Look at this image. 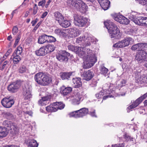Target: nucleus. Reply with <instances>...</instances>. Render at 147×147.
<instances>
[{
  "mask_svg": "<svg viewBox=\"0 0 147 147\" xmlns=\"http://www.w3.org/2000/svg\"><path fill=\"white\" fill-rule=\"evenodd\" d=\"M137 2L142 5H146L147 0H135Z\"/></svg>",
  "mask_w": 147,
  "mask_h": 147,
  "instance_id": "obj_53",
  "label": "nucleus"
},
{
  "mask_svg": "<svg viewBox=\"0 0 147 147\" xmlns=\"http://www.w3.org/2000/svg\"><path fill=\"white\" fill-rule=\"evenodd\" d=\"M114 20L123 24L127 25L129 23V20L128 19L121 15L115 17Z\"/></svg>",
  "mask_w": 147,
  "mask_h": 147,
  "instance_id": "obj_14",
  "label": "nucleus"
},
{
  "mask_svg": "<svg viewBox=\"0 0 147 147\" xmlns=\"http://www.w3.org/2000/svg\"><path fill=\"white\" fill-rule=\"evenodd\" d=\"M70 54L65 51H63L61 54L58 53L56 55V57L57 60L61 62H66L68 60V57Z\"/></svg>",
  "mask_w": 147,
  "mask_h": 147,
  "instance_id": "obj_10",
  "label": "nucleus"
},
{
  "mask_svg": "<svg viewBox=\"0 0 147 147\" xmlns=\"http://www.w3.org/2000/svg\"><path fill=\"white\" fill-rule=\"evenodd\" d=\"M72 91V88L71 87H65L62 86L61 88V93L63 96L68 95Z\"/></svg>",
  "mask_w": 147,
  "mask_h": 147,
  "instance_id": "obj_19",
  "label": "nucleus"
},
{
  "mask_svg": "<svg viewBox=\"0 0 147 147\" xmlns=\"http://www.w3.org/2000/svg\"><path fill=\"white\" fill-rule=\"evenodd\" d=\"M69 36L71 38H75L77 37L81 34L80 31L76 28H72L69 29Z\"/></svg>",
  "mask_w": 147,
  "mask_h": 147,
  "instance_id": "obj_18",
  "label": "nucleus"
},
{
  "mask_svg": "<svg viewBox=\"0 0 147 147\" xmlns=\"http://www.w3.org/2000/svg\"><path fill=\"white\" fill-rule=\"evenodd\" d=\"M129 19L133 21L134 23L135 22V21L136 20V19L137 18V17H138L137 15L136 16L134 15L133 13L129 15Z\"/></svg>",
  "mask_w": 147,
  "mask_h": 147,
  "instance_id": "obj_52",
  "label": "nucleus"
},
{
  "mask_svg": "<svg viewBox=\"0 0 147 147\" xmlns=\"http://www.w3.org/2000/svg\"><path fill=\"white\" fill-rule=\"evenodd\" d=\"M29 143V146L31 147H37L38 145L36 141L34 140H30Z\"/></svg>",
  "mask_w": 147,
  "mask_h": 147,
  "instance_id": "obj_42",
  "label": "nucleus"
},
{
  "mask_svg": "<svg viewBox=\"0 0 147 147\" xmlns=\"http://www.w3.org/2000/svg\"><path fill=\"white\" fill-rule=\"evenodd\" d=\"M31 90V88L28 85H26L23 88L22 94L25 100H28L31 98L32 96Z\"/></svg>",
  "mask_w": 147,
  "mask_h": 147,
  "instance_id": "obj_13",
  "label": "nucleus"
},
{
  "mask_svg": "<svg viewBox=\"0 0 147 147\" xmlns=\"http://www.w3.org/2000/svg\"><path fill=\"white\" fill-rule=\"evenodd\" d=\"M90 115L92 117H96V115H95V110H94L93 111L90 112Z\"/></svg>",
  "mask_w": 147,
  "mask_h": 147,
  "instance_id": "obj_61",
  "label": "nucleus"
},
{
  "mask_svg": "<svg viewBox=\"0 0 147 147\" xmlns=\"http://www.w3.org/2000/svg\"><path fill=\"white\" fill-rule=\"evenodd\" d=\"M110 86H108V85L107 84H106L105 85V86H103V88L105 90H108L110 88Z\"/></svg>",
  "mask_w": 147,
  "mask_h": 147,
  "instance_id": "obj_59",
  "label": "nucleus"
},
{
  "mask_svg": "<svg viewBox=\"0 0 147 147\" xmlns=\"http://www.w3.org/2000/svg\"><path fill=\"white\" fill-rule=\"evenodd\" d=\"M108 69L104 66L101 67L100 69V73L104 75H105L108 71Z\"/></svg>",
  "mask_w": 147,
  "mask_h": 147,
  "instance_id": "obj_46",
  "label": "nucleus"
},
{
  "mask_svg": "<svg viewBox=\"0 0 147 147\" xmlns=\"http://www.w3.org/2000/svg\"><path fill=\"white\" fill-rule=\"evenodd\" d=\"M79 47L71 45H69L68 46V48L69 50L76 53L78 52Z\"/></svg>",
  "mask_w": 147,
  "mask_h": 147,
  "instance_id": "obj_39",
  "label": "nucleus"
},
{
  "mask_svg": "<svg viewBox=\"0 0 147 147\" xmlns=\"http://www.w3.org/2000/svg\"><path fill=\"white\" fill-rule=\"evenodd\" d=\"M88 112L87 108H83L80 110L72 112L70 113L69 115L70 117H73L75 118L82 117L86 114Z\"/></svg>",
  "mask_w": 147,
  "mask_h": 147,
  "instance_id": "obj_7",
  "label": "nucleus"
},
{
  "mask_svg": "<svg viewBox=\"0 0 147 147\" xmlns=\"http://www.w3.org/2000/svg\"><path fill=\"white\" fill-rule=\"evenodd\" d=\"M72 82L73 83L72 85L74 88H79L82 86L81 79L79 78H73L72 79Z\"/></svg>",
  "mask_w": 147,
  "mask_h": 147,
  "instance_id": "obj_22",
  "label": "nucleus"
},
{
  "mask_svg": "<svg viewBox=\"0 0 147 147\" xmlns=\"http://www.w3.org/2000/svg\"><path fill=\"white\" fill-rule=\"evenodd\" d=\"M8 61H5L3 63V64L2 66V67H1L0 70H3V69L5 68V66L7 63Z\"/></svg>",
  "mask_w": 147,
  "mask_h": 147,
  "instance_id": "obj_58",
  "label": "nucleus"
},
{
  "mask_svg": "<svg viewBox=\"0 0 147 147\" xmlns=\"http://www.w3.org/2000/svg\"><path fill=\"white\" fill-rule=\"evenodd\" d=\"M42 22L40 21L39 23H38L36 26L34 27L33 30L35 31L40 26Z\"/></svg>",
  "mask_w": 147,
  "mask_h": 147,
  "instance_id": "obj_60",
  "label": "nucleus"
},
{
  "mask_svg": "<svg viewBox=\"0 0 147 147\" xmlns=\"http://www.w3.org/2000/svg\"><path fill=\"white\" fill-rule=\"evenodd\" d=\"M104 24L108 29L111 38L118 39L120 38L121 35L119 30L114 23L110 20H107L104 22Z\"/></svg>",
  "mask_w": 147,
  "mask_h": 147,
  "instance_id": "obj_1",
  "label": "nucleus"
},
{
  "mask_svg": "<svg viewBox=\"0 0 147 147\" xmlns=\"http://www.w3.org/2000/svg\"><path fill=\"white\" fill-rule=\"evenodd\" d=\"M139 105V103H138L137 102H136V100L131 105L129 106L127 108V109L128 110H130L134 108H135L137 107Z\"/></svg>",
  "mask_w": 147,
  "mask_h": 147,
  "instance_id": "obj_47",
  "label": "nucleus"
},
{
  "mask_svg": "<svg viewBox=\"0 0 147 147\" xmlns=\"http://www.w3.org/2000/svg\"><path fill=\"white\" fill-rule=\"evenodd\" d=\"M81 4L79 11L81 12H84L87 11L88 6L87 5L82 1Z\"/></svg>",
  "mask_w": 147,
  "mask_h": 147,
  "instance_id": "obj_32",
  "label": "nucleus"
},
{
  "mask_svg": "<svg viewBox=\"0 0 147 147\" xmlns=\"http://www.w3.org/2000/svg\"><path fill=\"white\" fill-rule=\"evenodd\" d=\"M121 87L124 86L126 83V81L124 80H122L121 82Z\"/></svg>",
  "mask_w": 147,
  "mask_h": 147,
  "instance_id": "obj_64",
  "label": "nucleus"
},
{
  "mask_svg": "<svg viewBox=\"0 0 147 147\" xmlns=\"http://www.w3.org/2000/svg\"><path fill=\"white\" fill-rule=\"evenodd\" d=\"M21 86L20 83L18 81L13 82L10 83L7 86L8 90L11 93L17 92Z\"/></svg>",
  "mask_w": 147,
  "mask_h": 147,
  "instance_id": "obj_9",
  "label": "nucleus"
},
{
  "mask_svg": "<svg viewBox=\"0 0 147 147\" xmlns=\"http://www.w3.org/2000/svg\"><path fill=\"white\" fill-rule=\"evenodd\" d=\"M78 54V55L80 57H82L84 59V63L86 59L87 54L85 51L84 48L82 47H79L78 48V52L76 53Z\"/></svg>",
  "mask_w": 147,
  "mask_h": 147,
  "instance_id": "obj_21",
  "label": "nucleus"
},
{
  "mask_svg": "<svg viewBox=\"0 0 147 147\" xmlns=\"http://www.w3.org/2000/svg\"><path fill=\"white\" fill-rule=\"evenodd\" d=\"M18 30L17 27L16 26H14L12 29V33L14 35L16 34L18 32Z\"/></svg>",
  "mask_w": 147,
  "mask_h": 147,
  "instance_id": "obj_55",
  "label": "nucleus"
},
{
  "mask_svg": "<svg viewBox=\"0 0 147 147\" xmlns=\"http://www.w3.org/2000/svg\"><path fill=\"white\" fill-rule=\"evenodd\" d=\"M134 41V40L131 38H126L114 44L113 47L117 48H123L131 44Z\"/></svg>",
  "mask_w": 147,
  "mask_h": 147,
  "instance_id": "obj_4",
  "label": "nucleus"
},
{
  "mask_svg": "<svg viewBox=\"0 0 147 147\" xmlns=\"http://www.w3.org/2000/svg\"><path fill=\"white\" fill-rule=\"evenodd\" d=\"M54 16L55 20L57 21L59 23L61 22L64 18L63 16L58 11L55 12L54 13Z\"/></svg>",
  "mask_w": 147,
  "mask_h": 147,
  "instance_id": "obj_27",
  "label": "nucleus"
},
{
  "mask_svg": "<svg viewBox=\"0 0 147 147\" xmlns=\"http://www.w3.org/2000/svg\"><path fill=\"white\" fill-rule=\"evenodd\" d=\"M26 70V67L24 65H22L19 68L18 71L20 73H23L25 72Z\"/></svg>",
  "mask_w": 147,
  "mask_h": 147,
  "instance_id": "obj_50",
  "label": "nucleus"
},
{
  "mask_svg": "<svg viewBox=\"0 0 147 147\" xmlns=\"http://www.w3.org/2000/svg\"><path fill=\"white\" fill-rule=\"evenodd\" d=\"M140 50L142 51L147 50V43H140Z\"/></svg>",
  "mask_w": 147,
  "mask_h": 147,
  "instance_id": "obj_49",
  "label": "nucleus"
},
{
  "mask_svg": "<svg viewBox=\"0 0 147 147\" xmlns=\"http://www.w3.org/2000/svg\"><path fill=\"white\" fill-rule=\"evenodd\" d=\"M47 53H50L53 51L55 49V47L53 45L48 44L45 47Z\"/></svg>",
  "mask_w": 147,
  "mask_h": 147,
  "instance_id": "obj_34",
  "label": "nucleus"
},
{
  "mask_svg": "<svg viewBox=\"0 0 147 147\" xmlns=\"http://www.w3.org/2000/svg\"><path fill=\"white\" fill-rule=\"evenodd\" d=\"M146 97H147V93L144 94L143 96L140 97L138 99H136V102H137L138 103L139 105L142 102L144 99H145L146 98Z\"/></svg>",
  "mask_w": 147,
  "mask_h": 147,
  "instance_id": "obj_45",
  "label": "nucleus"
},
{
  "mask_svg": "<svg viewBox=\"0 0 147 147\" xmlns=\"http://www.w3.org/2000/svg\"><path fill=\"white\" fill-rule=\"evenodd\" d=\"M81 97V96H75V97L71 100L72 103L74 105H78L80 103Z\"/></svg>",
  "mask_w": 147,
  "mask_h": 147,
  "instance_id": "obj_35",
  "label": "nucleus"
},
{
  "mask_svg": "<svg viewBox=\"0 0 147 147\" xmlns=\"http://www.w3.org/2000/svg\"><path fill=\"white\" fill-rule=\"evenodd\" d=\"M8 129L6 127L0 126V137H4L8 134Z\"/></svg>",
  "mask_w": 147,
  "mask_h": 147,
  "instance_id": "obj_26",
  "label": "nucleus"
},
{
  "mask_svg": "<svg viewBox=\"0 0 147 147\" xmlns=\"http://www.w3.org/2000/svg\"><path fill=\"white\" fill-rule=\"evenodd\" d=\"M13 124L11 122L7 120L4 121L3 123V125L4 126V127L9 128Z\"/></svg>",
  "mask_w": 147,
  "mask_h": 147,
  "instance_id": "obj_41",
  "label": "nucleus"
},
{
  "mask_svg": "<svg viewBox=\"0 0 147 147\" xmlns=\"http://www.w3.org/2000/svg\"><path fill=\"white\" fill-rule=\"evenodd\" d=\"M38 7H34V9L33 10V14L34 15L36 14L38 10Z\"/></svg>",
  "mask_w": 147,
  "mask_h": 147,
  "instance_id": "obj_62",
  "label": "nucleus"
},
{
  "mask_svg": "<svg viewBox=\"0 0 147 147\" xmlns=\"http://www.w3.org/2000/svg\"><path fill=\"white\" fill-rule=\"evenodd\" d=\"M36 55L38 56H44L47 53L46 52V49L44 47H40L39 49L35 51Z\"/></svg>",
  "mask_w": 147,
  "mask_h": 147,
  "instance_id": "obj_24",
  "label": "nucleus"
},
{
  "mask_svg": "<svg viewBox=\"0 0 147 147\" xmlns=\"http://www.w3.org/2000/svg\"><path fill=\"white\" fill-rule=\"evenodd\" d=\"M65 105L61 102H53L46 107V110L49 112H55L58 109H63Z\"/></svg>",
  "mask_w": 147,
  "mask_h": 147,
  "instance_id": "obj_6",
  "label": "nucleus"
},
{
  "mask_svg": "<svg viewBox=\"0 0 147 147\" xmlns=\"http://www.w3.org/2000/svg\"><path fill=\"white\" fill-rule=\"evenodd\" d=\"M81 2V0H68L67 3L69 6H72V8L79 11Z\"/></svg>",
  "mask_w": 147,
  "mask_h": 147,
  "instance_id": "obj_11",
  "label": "nucleus"
},
{
  "mask_svg": "<svg viewBox=\"0 0 147 147\" xmlns=\"http://www.w3.org/2000/svg\"><path fill=\"white\" fill-rule=\"evenodd\" d=\"M74 24L79 27H83L87 23V20L86 18L78 14H75L74 16Z\"/></svg>",
  "mask_w": 147,
  "mask_h": 147,
  "instance_id": "obj_8",
  "label": "nucleus"
},
{
  "mask_svg": "<svg viewBox=\"0 0 147 147\" xmlns=\"http://www.w3.org/2000/svg\"><path fill=\"white\" fill-rule=\"evenodd\" d=\"M146 17H138L136 19V20L135 21V23L137 24L141 25L142 24L143 20L144 19H146Z\"/></svg>",
  "mask_w": 147,
  "mask_h": 147,
  "instance_id": "obj_40",
  "label": "nucleus"
},
{
  "mask_svg": "<svg viewBox=\"0 0 147 147\" xmlns=\"http://www.w3.org/2000/svg\"><path fill=\"white\" fill-rule=\"evenodd\" d=\"M86 40V37L84 35H82L76 39V42L79 43L82 42H84Z\"/></svg>",
  "mask_w": 147,
  "mask_h": 147,
  "instance_id": "obj_38",
  "label": "nucleus"
},
{
  "mask_svg": "<svg viewBox=\"0 0 147 147\" xmlns=\"http://www.w3.org/2000/svg\"><path fill=\"white\" fill-rule=\"evenodd\" d=\"M48 38L47 35L43 34L39 37L38 42L39 44H41L46 42H48Z\"/></svg>",
  "mask_w": 147,
  "mask_h": 147,
  "instance_id": "obj_23",
  "label": "nucleus"
},
{
  "mask_svg": "<svg viewBox=\"0 0 147 147\" xmlns=\"http://www.w3.org/2000/svg\"><path fill=\"white\" fill-rule=\"evenodd\" d=\"M86 45L89 46L91 44V43H93L94 42V40L93 38L89 35L86 37Z\"/></svg>",
  "mask_w": 147,
  "mask_h": 147,
  "instance_id": "obj_37",
  "label": "nucleus"
},
{
  "mask_svg": "<svg viewBox=\"0 0 147 147\" xmlns=\"http://www.w3.org/2000/svg\"><path fill=\"white\" fill-rule=\"evenodd\" d=\"M99 3L104 10H106L109 7L110 2L108 0H102Z\"/></svg>",
  "mask_w": 147,
  "mask_h": 147,
  "instance_id": "obj_25",
  "label": "nucleus"
},
{
  "mask_svg": "<svg viewBox=\"0 0 147 147\" xmlns=\"http://www.w3.org/2000/svg\"><path fill=\"white\" fill-rule=\"evenodd\" d=\"M133 51H135L137 49H140V43H138L133 45L131 48Z\"/></svg>",
  "mask_w": 147,
  "mask_h": 147,
  "instance_id": "obj_48",
  "label": "nucleus"
},
{
  "mask_svg": "<svg viewBox=\"0 0 147 147\" xmlns=\"http://www.w3.org/2000/svg\"><path fill=\"white\" fill-rule=\"evenodd\" d=\"M20 36L18 35L16 39V40L15 42L14 45V46L15 47H16V46L17 45L18 42L19 41L20 39Z\"/></svg>",
  "mask_w": 147,
  "mask_h": 147,
  "instance_id": "obj_57",
  "label": "nucleus"
},
{
  "mask_svg": "<svg viewBox=\"0 0 147 147\" xmlns=\"http://www.w3.org/2000/svg\"><path fill=\"white\" fill-rule=\"evenodd\" d=\"M51 99V97L50 96H46L42 98L38 101V104L41 105H46L47 103V101Z\"/></svg>",
  "mask_w": 147,
  "mask_h": 147,
  "instance_id": "obj_28",
  "label": "nucleus"
},
{
  "mask_svg": "<svg viewBox=\"0 0 147 147\" xmlns=\"http://www.w3.org/2000/svg\"><path fill=\"white\" fill-rule=\"evenodd\" d=\"M1 102L3 106L7 108L11 107L14 104V101L11 97H5L2 100Z\"/></svg>",
  "mask_w": 147,
  "mask_h": 147,
  "instance_id": "obj_12",
  "label": "nucleus"
},
{
  "mask_svg": "<svg viewBox=\"0 0 147 147\" xmlns=\"http://www.w3.org/2000/svg\"><path fill=\"white\" fill-rule=\"evenodd\" d=\"M4 116L7 119H12L13 118L12 114L9 112H4Z\"/></svg>",
  "mask_w": 147,
  "mask_h": 147,
  "instance_id": "obj_44",
  "label": "nucleus"
},
{
  "mask_svg": "<svg viewBox=\"0 0 147 147\" xmlns=\"http://www.w3.org/2000/svg\"><path fill=\"white\" fill-rule=\"evenodd\" d=\"M48 13L47 11H45L43 13L42 15L41 18H45L47 15Z\"/></svg>",
  "mask_w": 147,
  "mask_h": 147,
  "instance_id": "obj_63",
  "label": "nucleus"
},
{
  "mask_svg": "<svg viewBox=\"0 0 147 147\" xmlns=\"http://www.w3.org/2000/svg\"><path fill=\"white\" fill-rule=\"evenodd\" d=\"M85 53L87 54V57L84 61V64L88 67H90L96 62L97 59L92 51L90 49H87L86 50Z\"/></svg>",
  "mask_w": 147,
  "mask_h": 147,
  "instance_id": "obj_3",
  "label": "nucleus"
},
{
  "mask_svg": "<svg viewBox=\"0 0 147 147\" xmlns=\"http://www.w3.org/2000/svg\"><path fill=\"white\" fill-rule=\"evenodd\" d=\"M136 82L139 84H147V75H139L136 77Z\"/></svg>",
  "mask_w": 147,
  "mask_h": 147,
  "instance_id": "obj_16",
  "label": "nucleus"
},
{
  "mask_svg": "<svg viewBox=\"0 0 147 147\" xmlns=\"http://www.w3.org/2000/svg\"><path fill=\"white\" fill-rule=\"evenodd\" d=\"M94 75L92 71L90 70L88 71H84L82 75V76L83 79L89 81L92 78Z\"/></svg>",
  "mask_w": 147,
  "mask_h": 147,
  "instance_id": "obj_15",
  "label": "nucleus"
},
{
  "mask_svg": "<svg viewBox=\"0 0 147 147\" xmlns=\"http://www.w3.org/2000/svg\"><path fill=\"white\" fill-rule=\"evenodd\" d=\"M48 42H55L56 41V38L54 37L51 36H48Z\"/></svg>",
  "mask_w": 147,
  "mask_h": 147,
  "instance_id": "obj_51",
  "label": "nucleus"
},
{
  "mask_svg": "<svg viewBox=\"0 0 147 147\" xmlns=\"http://www.w3.org/2000/svg\"><path fill=\"white\" fill-rule=\"evenodd\" d=\"M59 24L61 27L65 28L69 27L71 24L69 21L65 20L64 18L61 21V22L59 23Z\"/></svg>",
  "mask_w": 147,
  "mask_h": 147,
  "instance_id": "obj_29",
  "label": "nucleus"
},
{
  "mask_svg": "<svg viewBox=\"0 0 147 147\" xmlns=\"http://www.w3.org/2000/svg\"><path fill=\"white\" fill-rule=\"evenodd\" d=\"M12 57L13 58V63L14 64L18 63L21 60V58L19 55L14 54H13Z\"/></svg>",
  "mask_w": 147,
  "mask_h": 147,
  "instance_id": "obj_36",
  "label": "nucleus"
},
{
  "mask_svg": "<svg viewBox=\"0 0 147 147\" xmlns=\"http://www.w3.org/2000/svg\"><path fill=\"white\" fill-rule=\"evenodd\" d=\"M45 0H42V1H40L38 2V6H42L43 7L45 5Z\"/></svg>",
  "mask_w": 147,
  "mask_h": 147,
  "instance_id": "obj_56",
  "label": "nucleus"
},
{
  "mask_svg": "<svg viewBox=\"0 0 147 147\" xmlns=\"http://www.w3.org/2000/svg\"><path fill=\"white\" fill-rule=\"evenodd\" d=\"M8 132H9L10 134L13 135H15L18 133V129L13 124L8 128Z\"/></svg>",
  "mask_w": 147,
  "mask_h": 147,
  "instance_id": "obj_30",
  "label": "nucleus"
},
{
  "mask_svg": "<svg viewBox=\"0 0 147 147\" xmlns=\"http://www.w3.org/2000/svg\"><path fill=\"white\" fill-rule=\"evenodd\" d=\"M134 41V40L131 38H126L114 44L113 47L117 48H123L131 44Z\"/></svg>",
  "mask_w": 147,
  "mask_h": 147,
  "instance_id": "obj_5",
  "label": "nucleus"
},
{
  "mask_svg": "<svg viewBox=\"0 0 147 147\" xmlns=\"http://www.w3.org/2000/svg\"><path fill=\"white\" fill-rule=\"evenodd\" d=\"M105 94L103 93V91H101L99 93L96 94L95 95V96L98 98H102L103 99L105 100L107 98L111 97V95H105Z\"/></svg>",
  "mask_w": 147,
  "mask_h": 147,
  "instance_id": "obj_31",
  "label": "nucleus"
},
{
  "mask_svg": "<svg viewBox=\"0 0 147 147\" xmlns=\"http://www.w3.org/2000/svg\"><path fill=\"white\" fill-rule=\"evenodd\" d=\"M67 29L61 28H56L54 31L56 34L59 36L61 37H64L67 35Z\"/></svg>",
  "mask_w": 147,
  "mask_h": 147,
  "instance_id": "obj_20",
  "label": "nucleus"
},
{
  "mask_svg": "<svg viewBox=\"0 0 147 147\" xmlns=\"http://www.w3.org/2000/svg\"><path fill=\"white\" fill-rule=\"evenodd\" d=\"M22 52V48L20 46L18 47L13 53V54L17 55H20Z\"/></svg>",
  "mask_w": 147,
  "mask_h": 147,
  "instance_id": "obj_43",
  "label": "nucleus"
},
{
  "mask_svg": "<svg viewBox=\"0 0 147 147\" xmlns=\"http://www.w3.org/2000/svg\"><path fill=\"white\" fill-rule=\"evenodd\" d=\"M34 78L37 83L42 86L48 85L52 81L51 78L49 74L41 72L36 74Z\"/></svg>",
  "mask_w": 147,
  "mask_h": 147,
  "instance_id": "obj_2",
  "label": "nucleus"
},
{
  "mask_svg": "<svg viewBox=\"0 0 147 147\" xmlns=\"http://www.w3.org/2000/svg\"><path fill=\"white\" fill-rule=\"evenodd\" d=\"M146 55V52L144 51H138L136 54L135 56L136 60L141 62L145 61V57Z\"/></svg>",
  "mask_w": 147,
  "mask_h": 147,
  "instance_id": "obj_17",
  "label": "nucleus"
},
{
  "mask_svg": "<svg viewBox=\"0 0 147 147\" xmlns=\"http://www.w3.org/2000/svg\"><path fill=\"white\" fill-rule=\"evenodd\" d=\"M71 75L70 73L63 72L60 73V76L63 80L68 79Z\"/></svg>",
  "mask_w": 147,
  "mask_h": 147,
  "instance_id": "obj_33",
  "label": "nucleus"
},
{
  "mask_svg": "<svg viewBox=\"0 0 147 147\" xmlns=\"http://www.w3.org/2000/svg\"><path fill=\"white\" fill-rule=\"evenodd\" d=\"M125 138L127 141H134V139L133 138H131V136L129 135L125 134Z\"/></svg>",
  "mask_w": 147,
  "mask_h": 147,
  "instance_id": "obj_54",
  "label": "nucleus"
}]
</instances>
